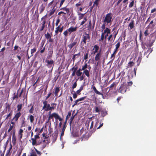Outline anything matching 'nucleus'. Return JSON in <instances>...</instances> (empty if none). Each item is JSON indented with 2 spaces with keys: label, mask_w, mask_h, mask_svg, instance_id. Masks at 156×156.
<instances>
[{
  "label": "nucleus",
  "mask_w": 156,
  "mask_h": 156,
  "mask_svg": "<svg viewBox=\"0 0 156 156\" xmlns=\"http://www.w3.org/2000/svg\"><path fill=\"white\" fill-rule=\"evenodd\" d=\"M134 62L133 61H130L128 63V66L131 67L134 65Z\"/></svg>",
  "instance_id": "nucleus-45"
},
{
  "label": "nucleus",
  "mask_w": 156,
  "mask_h": 156,
  "mask_svg": "<svg viewBox=\"0 0 156 156\" xmlns=\"http://www.w3.org/2000/svg\"><path fill=\"white\" fill-rule=\"evenodd\" d=\"M21 113L20 112H18L14 115V116L11 120V123L12 125H14L16 122H17L19 118L21 115Z\"/></svg>",
  "instance_id": "nucleus-3"
},
{
  "label": "nucleus",
  "mask_w": 156,
  "mask_h": 156,
  "mask_svg": "<svg viewBox=\"0 0 156 156\" xmlns=\"http://www.w3.org/2000/svg\"><path fill=\"white\" fill-rule=\"evenodd\" d=\"M19 90H17V93L16 95L15 94H14L13 96L12 97V99L13 100H15L16 98H18V92L19 91Z\"/></svg>",
  "instance_id": "nucleus-50"
},
{
  "label": "nucleus",
  "mask_w": 156,
  "mask_h": 156,
  "mask_svg": "<svg viewBox=\"0 0 156 156\" xmlns=\"http://www.w3.org/2000/svg\"><path fill=\"white\" fill-rule=\"evenodd\" d=\"M90 37L89 34H87L86 33H84V35H83L82 37L81 42H83L84 44H86L87 40L89 41L90 40Z\"/></svg>",
  "instance_id": "nucleus-5"
},
{
  "label": "nucleus",
  "mask_w": 156,
  "mask_h": 156,
  "mask_svg": "<svg viewBox=\"0 0 156 156\" xmlns=\"http://www.w3.org/2000/svg\"><path fill=\"white\" fill-rule=\"evenodd\" d=\"M80 55V53L79 52L78 54H75L73 55L72 58V60H73V62H74L76 58H78Z\"/></svg>",
  "instance_id": "nucleus-23"
},
{
  "label": "nucleus",
  "mask_w": 156,
  "mask_h": 156,
  "mask_svg": "<svg viewBox=\"0 0 156 156\" xmlns=\"http://www.w3.org/2000/svg\"><path fill=\"white\" fill-rule=\"evenodd\" d=\"M86 13H79L78 14V19L79 20H81L83 18H84V15L86 14Z\"/></svg>",
  "instance_id": "nucleus-26"
},
{
  "label": "nucleus",
  "mask_w": 156,
  "mask_h": 156,
  "mask_svg": "<svg viewBox=\"0 0 156 156\" xmlns=\"http://www.w3.org/2000/svg\"><path fill=\"white\" fill-rule=\"evenodd\" d=\"M88 54L87 53L84 55L83 56L84 60H86L88 58Z\"/></svg>",
  "instance_id": "nucleus-62"
},
{
  "label": "nucleus",
  "mask_w": 156,
  "mask_h": 156,
  "mask_svg": "<svg viewBox=\"0 0 156 156\" xmlns=\"http://www.w3.org/2000/svg\"><path fill=\"white\" fill-rule=\"evenodd\" d=\"M134 21L133 20H131V21L130 23L129 24V27L131 29H132L134 27Z\"/></svg>",
  "instance_id": "nucleus-28"
},
{
  "label": "nucleus",
  "mask_w": 156,
  "mask_h": 156,
  "mask_svg": "<svg viewBox=\"0 0 156 156\" xmlns=\"http://www.w3.org/2000/svg\"><path fill=\"white\" fill-rule=\"evenodd\" d=\"M77 80H76V81L74 83L72 86V88L74 89L77 86Z\"/></svg>",
  "instance_id": "nucleus-59"
},
{
  "label": "nucleus",
  "mask_w": 156,
  "mask_h": 156,
  "mask_svg": "<svg viewBox=\"0 0 156 156\" xmlns=\"http://www.w3.org/2000/svg\"><path fill=\"white\" fill-rule=\"evenodd\" d=\"M30 156H37L36 154L35 150L34 149L32 150L30 152Z\"/></svg>",
  "instance_id": "nucleus-33"
},
{
  "label": "nucleus",
  "mask_w": 156,
  "mask_h": 156,
  "mask_svg": "<svg viewBox=\"0 0 156 156\" xmlns=\"http://www.w3.org/2000/svg\"><path fill=\"white\" fill-rule=\"evenodd\" d=\"M43 106L42 108V110L45 111H52L55 109L56 104L55 103H51L50 106L49 104H48V101H44L43 102Z\"/></svg>",
  "instance_id": "nucleus-1"
},
{
  "label": "nucleus",
  "mask_w": 156,
  "mask_h": 156,
  "mask_svg": "<svg viewBox=\"0 0 156 156\" xmlns=\"http://www.w3.org/2000/svg\"><path fill=\"white\" fill-rule=\"evenodd\" d=\"M17 111L18 112H20L22 108V104L18 105L17 106Z\"/></svg>",
  "instance_id": "nucleus-38"
},
{
  "label": "nucleus",
  "mask_w": 156,
  "mask_h": 156,
  "mask_svg": "<svg viewBox=\"0 0 156 156\" xmlns=\"http://www.w3.org/2000/svg\"><path fill=\"white\" fill-rule=\"evenodd\" d=\"M31 139L32 140V144L33 145H37L39 144L37 143L36 139L34 138H32Z\"/></svg>",
  "instance_id": "nucleus-27"
},
{
  "label": "nucleus",
  "mask_w": 156,
  "mask_h": 156,
  "mask_svg": "<svg viewBox=\"0 0 156 156\" xmlns=\"http://www.w3.org/2000/svg\"><path fill=\"white\" fill-rule=\"evenodd\" d=\"M127 86L125 84H123L121 85L120 87L118 89V91L121 94H124L127 91Z\"/></svg>",
  "instance_id": "nucleus-4"
},
{
  "label": "nucleus",
  "mask_w": 156,
  "mask_h": 156,
  "mask_svg": "<svg viewBox=\"0 0 156 156\" xmlns=\"http://www.w3.org/2000/svg\"><path fill=\"white\" fill-rule=\"evenodd\" d=\"M83 74H85V75L88 78L90 77V74H89V70L87 69H85L83 70Z\"/></svg>",
  "instance_id": "nucleus-24"
},
{
  "label": "nucleus",
  "mask_w": 156,
  "mask_h": 156,
  "mask_svg": "<svg viewBox=\"0 0 156 156\" xmlns=\"http://www.w3.org/2000/svg\"><path fill=\"white\" fill-rule=\"evenodd\" d=\"M101 56V51H100L96 55L95 57V61H98L97 63V66H98L99 64V62Z\"/></svg>",
  "instance_id": "nucleus-9"
},
{
  "label": "nucleus",
  "mask_w": 156,
  "mask_h": 156,
  "mask_svg": "<svg viewBox=\"0 0 156 156\" xmlns=\"http://www.w3.org/2000/svg\"><path fill=\"white\" fill-rule=\"evenodd\" d=\"M60 10H63L66 12V13H69V8L64 7L61 9Z\"/></svg>",
  "instance_id": "nucleus-37"
},
{
  "label": "nucleus",
  "mask_w": 156,
  "mask_h": 156,
  "mask_svg": "<svg viewBox=\"0 0 156 156\" xmlns=\"http://www.w3.org/2000/svg\"><path fill=\"white\" fill-rule=\"evenodd\" d=\"M92 27V26L91 21L90 20L88 25L87 27V30L89 31H90Z\"/></svg>",
  "instance_id": "nucleus-31"
},
{
  "label": "nucleus",
  "mask_w": 156,
  "mask_h": 156,
  "mask_svg": "<svg viewBox=\"0 0 156 156\" xmlns=\"http://www.w3.org/2000/svg\"><path fill=\"white\" fill-rule=\"evenodd\" d=\"M87 65L86 63L84 64V66H83L82 67V70H84L86 69L87 68Z\"/></svg>",
  "instance_id": "nucleus-55"
},
{
  "label": "nucleus",
  "mask_w": 156,
  "mask_h": 156,
  "mask_svg": "<svg viewBox=\"0 0 156 156\" xmlns=\"http://www.w3.org/2000/svg\"><path fill=\"white\" fill-rule=\"evenodd\" d=\"M37 49L36 47L34 48L31 49V56H33V54L36 51Z\"/></svg>",
  "instance_id": "nucleus-46"
},
{
  "label": "nucleus",
  "mask_w": 156,
  "mask_h": 156,
  "mask_svg": "<svg viewBox=\"0 0 156 156\" xmlns=\"http://www.w3.org/2000/svg\"><path fill=\"white\" fill-rule=\"evenodd\" d=\"M87 20V17H85L83 18V20L81 22L80 25H82L84 24Z\"/></svg>",
  "instance_id": "nucleus-40"
},
{
  "label": "nucleus",
  "mask_w": 156,
  "mask_h": 156,
  "mask_svg": "<svg viewBox=\"0 0 156 156\" xmlns=\"http://www.w3.org/2000/svg\"><path fill=\"white\" fill-rule=\"evenodd\" d=\"M115 84V82H113V83L109 87V88L110 89H112L113 87L114 86Z\"/></svg>",
  "instance_id": "nucleus-64"
},
{
  "label": "nucleus",
  "mask_w": 156,
  "mask_h": 156,
  "mask_svg": "<svg viewBox=\"0 0 156 156\" xmlns=\"http://www.w3.org/2000/svg\"><path fill=\"white\" fill-rule=\"evenodd\" d=\"M25 118L23 117L21 121V127H24L26 126V122L25 121Z\"/></svg>",
  "instance_id": "nucleus-34"
},
{
  "label": "nucleus",
  "mask_w": 156,
  "mask_h": 156,
  "mask_svg": "<svg viewBox=\"0 0 156 156\" xmlns=\"http://www.w3.org/2000/svg\"><path fill=\"white\" fill-rule=\"evenodd\" d=\"M79 42V40L78 38H76L73 42L68 45V47L70 49H71L74 46L78 44Z\"/></svg>",
  "instance_id": "nucleus-6"
},
{
  "label": "nucleus",
  "mask_w": 156,
  "mask_h": 156,
  "mask_svg": "<svg viewBox=\"0 0 156 156\" xmlns=\"http://www.w3.org/2000/svg\"><path fill=\"white\" fill-rule=\"evenodd\" d=\"M71 112H69L68 115H67L66 118V121H67L69 117H70V116H71Z\"/></svg>",
  "instance_id": "nucleus-48"
},
{
  "label": "nucleus",
  "mask_w": 156,
  "mask_h": 156,
  "mask_svg": "<svg viewBox=\"0 0 156 156\" xmlns=\"http://www.w3.org/2000/svg\"><path fill=\"white\" fill-rule=\"evenodd\" d=\"M74 111H73V113H74ZM73 113L70 119L69 123H70V125H71V124L72 121H73V119L75 117L76 115L77 114V113H76L74 115H73Z\"/></svg>",
  "instance_id": "nucleus-30"
},
{
  "label": "nucleus",
  "mask_w": 156,
  "mask_h": 156,
  "mask_svg": "<svg viewBox=\"0 0 156 156\" xmlns=\"http://www.w3.org/2000/svg\"><path fill=\"white\" fill-rule=\"evenodd\" d=\"M44 35L46 38L48 39L50 38L51 37V36L50 34L48 32L47 33V34H45Z\"/></svg>",
  "instance_id": "nucleus-43"
},
{
  "label": "nucleus",
  "mask_w": 156,
  "mask_h": 156,
  "mask_svg": "<svg viewBox=\"0 0 156 156\" xmlns=\"http://www.w3.org/2000/svg\"><path fill=\"white\" fill-rule=\"evenodd\" d=\"M120 43L119 42H118L117 43V44L115 45V48L118 49L120 47Z\"/></svg>",
  "instance_id": "nucleus-60"
},
{
  "label": "nucleus",
  "mask_w": 156,
  "mask_h": 156,
  "mask_svg": "<svg viewBox=\"0 0 156 156\" xmlns=\"http://www.w3.org/2000/svg\"><path fill=\"white\" fill-rule=\"evenodd\" d=\"M78 68V66H76V65H75V66L73 67L71 69V70L72 71H75V72H76L77 70V69Z\"/></svg>",
  "instance_id": "nucleus-36"
},
{
  "label": "nucleus",
  "mask_w": 156,
  "mask_h": 156,
  "mask_svg": "<svg viewBox=\"0 0 156 156\" xmlns=\"http://www.w3.org/2000/svg\"><path fill=\"white\" fill-rule=\"evenodd\" d=\"M99 47L97 45H95L94 46V48L93 49L94 51L91 53V54L93 55H95L96 53L98 52L99 49Z\"/></svg>",
  "instance_id": "nucleus-11"
},
{
  "label": "nucleus",
  "mask_w": 156,
  "mask_h": 156,
  "mask_svg": "<svg viewBox=\"0 0 156 156\" xmlns=\"http://www.w3.org/2000/svg\"><path fill=\"white\" fill-rule=\"evenodd\" d=\"M16 140V139L15 136V133L14 132L12 133V142L13 144H15Z\"/></svg>",
  "instance_id": "nucleus-21"
},
{
  "label": "nucleus",
  "mask_w": 156,
  "mask_h": 156,
  "mask_svg": "<svg viewBox=\"0 0 156 156\" xmlns=\"http://www.w3.org/2000/svg\"><path fill=\"white\" fill-rule=\"evenodd\" d=\"M91 88L93 89L94 92L97 94L103 95L102 93L98 91L96 89V87L93 85L92 86Z\"/></svg>",
  "instance_id": "nucleus-18"
},
{
  "label": "nucleus",
  "mask_w": 156,
  "mask_h": 156,
  "mask_svg": "<svg viewBox=\"0 0 156 156\" xmlns=\"http://www.w3.org/2000/svg\"><path fill=\"white\" fill-rule=\"evenodd\" d=\"M136 70V68H134V71L131 72L129 73V75H128V78L129 79H132L134 76H135Z\"/></svg>",
  "instance_id": "nucleus-10"
},
{
  "label": "nucleus",
  "mask_w": 156,
  "mask_h": 156,
  "mask_svg": "<svg viewBox=\"0 0 156 156\" xmlns=\"http://www.w3.org/2000/svg\"><path fill=\"white\" fill-rule=\"evenodd\" d=\"M14 125H10L9 126V129H8V132L9 133L12 129L13 128L14 126Z\"/></svg>",
  "instance_id": "nucleus-56"
},
{
  "label": "nucleus",
  "mask_w": 156,
  "mask_h": 156,
  "mask_svg": "<svg viewBox=\"0 0 156 156\" xmlns=\"http://www.w3.org/2000/svg\"><path fill=\"white\" fill-rule=\"evenodd\" d=\"M106 23H104L101 26V31H103V30L105 29V24Z\"/></svg>",
  "instance_id": "nucleus-53"
},
{
  "label": "nucleus",
  "mask_w": 156,
  "mask_h": 156,
  "mask_svg": "<svg viewBox=\"0 0 156 156\" xmlns=\"http://www.w3.org/2000/svg\"><path fill=\"white\" fill-rule=\"evenodd\" d=\"M55 90L54 94L55 96L56 97V98H57L58 95V93L60 91V89L58 87H55L54 89Z\"/></svg>",
  "instance_id": "nucleus-17"
},
{
  "label": "nucleus",
  "mask_w": 156,
  "mask_h": 156,
  "mask_svg": "<svg viewBox=\"0 0 156 156\" xmlns=\"http://www.w3.org/2000/svg\"><path fill=\"white\" fill-rule=\"evenodd\" d=\"M134 3V0H133L131 1V2L129 4V7L130 8H132L133 6Z\"/></svg>",
  "instance_id": "nucleus-54"
},
{
  "label": "nucleus",
  "mask_w": 156,
  "mask_h": 156,
  "mask_svg": "<svg viewBox=\"0 0 156 156\" xmlns=\"http://www.w3.org/2000/svg\"><path fill=\"white\" fill-rule=\"evenodd\" d=\"M86 98V96H84L82 98H81L78 99H77V100L79 101H83L84 100V99Z\"/></svg>",
  "instance_id": "nucleus-63"
},
{
  "label": "nucleus",
  "mask_w": 156,
  "mask_h": 156,
  "mask_svg": "<svg viewBox=\"0 0 156 156\" xmlns=\"http://www.w3.org/2000/svg\"><path fill=\"white\" fill-rule=\"evenodd\" d=\"M103 125V123L101 122H100L99 121H98L95 123L94 126V128L98 129H100L101 127H102ZM93 132H94L96 130V129H93Z\"/></svg>",
  "instance_id": "nucleus-7"
},
{
  "label": "nucleus",
  "mask_w": 156,
  "mask_h": 156,
  "mask_svg": "<svg viewBox=\"0 0 156 156\" xmlns=\"http://www.w3.org/2000/svg\"><path fill=\"white\" fill-rule=\"evenodd\" d=\"M12 111H11L10 112V113L8 114L5 118V119L6 120L9 117H10L11 116V115H12Z\"/></svg>",
  "instance_id": "nucleus-44"
},
{
  "label": "nucleus",
  "mask_w": 156,
  "mask_h": 156,
  "mask_svg": "<svg viewBox=\"0 0 156 156\" xmlns=\"http://www.w3.org/2000/svg\"><path fill=\"white\" fill-rule=\"evenodd\" d=\"M100 0H95L94 3L93 5H96V6H97L98 5V2H99Z\"/></svg>",
  "instance_id": "nucleus-61"
},
{
  "label": "nucleus",
  "mask_w": 156,
  "mask_h": 156,
  "mask_svg": "<svg viewBox=\"0 0 156 156\" xmlns=\"http://www.w3.org/2000/svg\"><path fill=\"white\" fill-rule=\"evenodd\" d=\"M82 74L81 72H79V71H76V75L77 76H80Z\"/></svg>",
  "instance_id": "nucleus-58"
},
{
  "label": "nucleus",
  "mask_w": 156,
  "mask_h": 156,
  "mask_svg": "<svg viewBox=\"0 0 156 156\" xmlns=\"http://www.w3.org/2000/svg\"><path fill=\"white\" fill-rule=\"evenodd\" d=\"M142 60V55L141 54L138 57V59L137 61V65L139 66L140 63Z\"/></svg>",
  "instance_id": "nucleus-32"
},
{
  "label": "nucleus",
  "mask_w": 156,
  "mask_h": 156,
  "mask_svg": "<svg viewBox=\"0 0 156 156\" xmlns=\"http://www.w3.org/2000/svg\"><path fill=\"white\" fill-rule=\"evenodd\" d=\"M29 119L30 120V122L31 123H33L34 121V118L33 115H30L29 116Z\"/></svg>",
  "instance_id": "nucleus-39"
},
{
  "label": "nucleus",
  "mask_w": 156,
  "mask_h": 156,
  "mask_svg": "<svg viewBox=\"0 0 156 156\" xmlns=\"http://www.w3.org/2000/svg\"><path fill=\"white\" fill-rule=\"evenodd\" d=\"M56 6V4H55L53 6L52 9L51 10V11L49 13V15L51 16L55 12L56 10V9L55 8Z\"/></svg>",
  "instance_id": "nucleus-19"
},
{
  "label": "nucleus",
  "mask_w": 156,
  "mask_h": 156,
  "mask_svg": "<svg viewBox=\"0 0 156 156\" xmlns=\"http://www.w3.org/2000/svg\"><path fill=\"white\" fill-rule=\"evenodd\" d=\"M68 29L64 31L63 33V35L66 37L68 35V34L69 33Z\"/></svg>",
  "instance_id": "nucleus-47"
},
{
  "label": "nucleus",
  "mask_w": 156,
  "mask_h": 156,
  "mask_svg": "<svg viewBox=\"0 0 156 156\" xmlns=\"http://www.w3.org/2000/svg\"><path fill=\"white\" fill-rule=\"evenodd\" d=\"M106 34H105V39L106 40L107 37L108 36V34L111 33V30L108 28L106 27L104 31H106Z\"/></svg>",
  "instance_id": "nucleus-14"
},
{
  "label": "nucleus",
  "mask_w": 156,
  "mask_h": 156,
  "mask_svg": "<svg viewBox=\"0 0 156 156\" xmlns=\"http://www.w3.org/2000/svg\"><path fill=\"white\" fill-rule=\"evenodd\" d=\"M61 24H60V25L58 26L55 28V35H57L58 32H59L60 33H62V31L63 29V27L62 26V27H60Z\"/></svg>",
  "instance_id": "nucleus-8"
},
{
  "label": "nucleus",
  "mask_w": 156,
  "mask_h": 156,
  "mask_svg": "<svg viewBox=\"0 0 156 156\" xmlns=\"http://www.w3.org/2000/svg\"><path fill=\"white\" fill-rule=\"evenodd\" d=\"M52 94L51 91V90L48 94L47 96L45 97V101H46V100L51 96Z\"/></svg>",
  "instance_id": "nucleus-49"
},
{
  "label": "nucleus",
  "mask_w": 156,
  "mask_h": 156,
  "mask_svg": "<svg viewBox=\"0 0 156 156\" xmlns=\"http://www.w3.org/2000/svg\"><path fill=\"white\" fill-rule=\"evenodd\" d=\"M10 109V105L8 103H6L5 109L6 110H8V112H9Z\"/></svg>",
  "instance_id": "nucleus-35"
},
{
  "label": "nucleus",
  "mask_w": 156,
  "mask_h": 156,
  "mask_svg": "<svg viewBox=\"0 0 156 156\" xmlns=\"http://www.w3.org/2000/svg\"><path fill=\"white\" fill-rule=\"evenodd\" d=\"M107 114V112L106 111H102L101 112V115L102 116H105Z\"/></svg>",
  "instance_id": "nucleus-57"
},
{
  "label": "nucleus",
  "mask_w": 156,
  "mask_h": 156,
  "mask_svg": "<svg viewBox=\"0 0 156 156\" xmlns=\"http://www.w3.org/2000/svg\"><path fill=\"white\" fill-rule=\"evenodd\" d=\"M112 16V14L111 12L107 14L103 20L104 23H106L107 25L109 23H111L113 21Z\"/></svg>",
  "instance_id": "nucleus-2"
},
{
  "label": "nucleus",
  "mask_w": 156,
  "mask_h": 156,
  "mask_svg": "<svg viewBox=\"0 0 156 156\" xmlns=\"http://www.w3.org/2000/svg\"><path fill=\"white\" fill-rule=\"evenodd\" d=\"M47 3H42L40 7V13H42L44 10Z\"/></svg>",
  "instance_id": "nucleus-16"
},
{
  "label": "nucleus",
  "mask_w": 156,
  "mask_h": 156,
  "mask_svg": "<svg viewBox=\"0 0 156 156\" xmlns=\"http://www.w3.org/2000/svg\"><path fill=\"white\" fill-rule=\"evenodd\" d=\"M77 29V27H71L68 29L69 30V35L71 34V33L75 32L76 31Z\"/></svg>",
  "instance_id": "nucleus-13"
},
{
  "label": "nucleus",
  "mask_w": 156,
  "mask_h": 156,
  "mask_svg": "<svg viewBox=\"0 0 156 156\" xmlns=\"http://www.w3.org/2000/svg\"><path fill=\"white\" fill-rule=\"evenodd\" d=\"M23 150V149H21V150H19L17 151V156H20Z\"/></svg>",
  "instance_id": "nucleus-52"
},
{
  "label": "nucleus",
  "mask_w": 156,
  "mask_h": 156,
  "mask_svg": "<svg viewBox=\"0 0 156 156\" xmlns=\"http://www.w3.org/2000/svg\"><path fill=\"white\" fill-rule=\"evenodd\" d=\"M48 113L49 115V117H48V120L47 121V122H46V123H48L49 122V121L50 120V119H52V120L53 121H54V117H53V113L51 114V111H50L49 112H48Z\"/></svg>",
  "instance_id": "nucleus-20"
},
{
  "label": "nucleus",
  "mask_w": 156,
  "mask_h": 156,
  "mask_svg": "<svg viewBox=\"0 0 156 156\" xmlns=\"http://www.w3.org/2000/svg\"><path fill=\"white\" fill-rule=\"evenodd\" d=\"M66 129V128H65V126L64 127H63V128L62 129V130L61 133V136H60L61 138V137L62 136H63V135H64V131H65Z\"/></svg>",
  "instance_id": "nucleus-42"
},
{
  "label": "nucleus",
  "mask_w": 156,
  "mask_h": 156,
  "mask_svg": "<svg viewBox=\"0 0 156 156\" xmlns=\"http://www.w3.org/2000/svg\"><path fill=\"white\" fill-rule=\"evenodd\" d=\"M23 131L22 129H20L19 130V132L18 134V136L19 137V140H20L23 137Z\"/></svg>",
  "instance_id": "nucleus-22"
},
{
  "label": "nucleus",
  "mask_w": 156,
  "mask_h": 156,
  "mask_svg": "<svg viewBox=\"0 0 156 156\" xmlns=\"http://www.w3.org/2000/svg\"><path fill=\"white\" fill-rule=\"evenodd\" d=\"M53 117L55 118L57 120L58 119V118L59 116L55 112H54L53 113Z\"/></svg>",
  "instance_id": "nucleus-41"
},
{
  "label": "nucleus",
  "mask_w": 156,
  "mask_h": 156,
  "mask_svg": "<svg viewBox=\"0 0 156 156\" xmlns=\"http://www.w3.org/2000/svg\"><path fill=\"white\" fill-rule=\"evenodd\" d=\"M106 30L104 31V32L101 33V38L99 40V41H103L104 40V39H105V34H106Z\"/></svg>",
  "instance_id": "nucleus-25"
},
{
  "label": "nucleus",
  "mask_w": 156,
  "mask_h": 156,
  "mask_svg": "<svg viewBox=\"0 0 156 156\" xmlns=\"http://www.w3.org/2000/svg\"><path fill=\"white\" fill-rule=\"evenodd\" d=\"M46 17H47V15H46L41 18V20H43L42 22L41 23V24L45 25V24L46 22L45 18H46Z\"/></svg>",
  "instance_id": "nucleus-29"
},
{
  "label": "nucleus",
  "mask_w": 156,
  "mask_h": 156,
  "mask_svg": "<svg viewBox=\"0 0 156 156\" xmlns=\"http://www.w3.org/2000/svg\"><path fill=\"white\" fill-rule=\"evenodd\" d=\"M34 111V105H33L30 109L29 110V112L30 114H32L33 113V111Z\"/></svg>",
  "instance_id": "nucleus-51"
},
{
  "label": "nucleus",
  "mask_w": 156,
  "mask_h": 156,
  "mask_svg": "<svg viewBox=\"0 0 156 156\" xmlns=\"http://www.w3.org/2000/svg\"><path fill=\"white\" fill-rule=\"evenodd\" d=\"M45 62L47 63V65H49L48 67L49 68H51L52 67V65H53V66L54 65V62L52 60H46Z\"/></svg>",
  "instance_id": "nucleus-12"
},
{
  "label": "nucleus",
  "mask_w": 156,
  "mask_h": 156,
  "mask_svg": "<svg viewBox=\"0 0 156 156\" xmlns=\"http://www.w3.org/2000/svg\"><path fill=\"white\" fill-rule=\"evenodd\" d=\"M58 131H56L52 134L53 141H55L56 140L58 136Z\"/></svg>",
  "instance_id": "nucleus-15"
}]
</instances>
